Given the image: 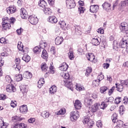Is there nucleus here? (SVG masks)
Returning <instances> with one entry per match:
<instances>
[{
	"label": "nucleus",
	"mask_w": 128,
	"mask_h": 128,
	"mask_svg": "<svg viewBox=\"0 0 128 128\" xmlns=\"http://www.w3.org/2000/svg\"><path fill=\"white\" fill-rule=\"evenodd\" d=\"M2 26L4 30L10 28V24H14V22H16V19L13 18L8 19V18L4 17V18H2Z\"/></svg>",
	"instance_id": "nucleus-1"
},
{
	"label": "nucleus",
	"mask_w": 128,
	"mask_h": 128,
	"mask_svg": "<svg viewBox=\"0 0 128 128\" xmlns=\"http://www.w3.org/2000/svg\"><path fill=\"white\" fill-rule=\"evenodd\" d=\"M98 106H100V104L96 103L91 108H87V111H86V114H92V112H96L98 110Z\"/></svg>",
	"instance_id": "nucleus-2"
},
{
	"label": "nucleus",
	"mask_w": 128,
	"mask_h": 128,
	"mask_svg": "<svg viewBox=\"0 0 128 128\" xmlns=\"http://www.w3.org/2000/svg\"><path fill=\"white\" fill-rule=\"evenodd\" d=\"M70 119L72 122H76L80 118V112L75 110L71 112Z\"/></svg>",
	"instance_id": "nucleus-3"
},
{
	"label": "nucleus",
	"mask_w": 128,
	"mask_h": 128,
	"mask_svg": "<svg viewBox=\"0 0 128 128\" xmlns=\"http://www.w3.org/2000/svg\"><path fill=\"white\" fill-rule=\"evenodd\" d=\"M28 20L32 24H36L38 22V17L34 15H32L28 18Z\"/></svg>",
	"instance_id": "nucleus-4"
},
{
	"label": "nucleus",
	"mask_w": 128,
	"mask_h": 128,
	"mask_svg": "<svg viewBox=\"0 0 128 128\" xmlns=\"http://www.w3.org/2000/svg\"><path fill=\"white\" fill-rule=\"evenodd\" d=\"M66 4L68 8H74L76 7V2L74 0H66Z\"/></svg>",
	"instance_id": "nucleus-5"
},
{
	"label": "nucleus",
	"mask_w": 128,
	"mask_h": 128,
	"mask_svg": "<svg viewBox=\"0 0 128 128\" xmlns=\"http://www.w3.org/2000/svg\"><path fill=\"white\" fill-rule=\"evenodd\" d=\"M16 64L13 66V68H15L16 70H20V58H16L14 60Z\"/></svg>",
	"instance_id": "nucleus-6"
},
{
	"label": "nucleus",
	"mask_w": 128,
	"mask_h": 128,
	"mask_svg": "<svg viewBox=\"0 0 128 128\" xmlns=\"http://www.w3.org/2000/svg\"><path fill=\"white\" fill-rule=\"evenodd\" d=\"M120 28L122 32H126L128 30V23L126 22H122L120 26Z\"/></svg>",
	"instance_id": "nucleus-7"
},
{
	"label": "nucleus",
	"mask_w": 128,
	"mask_h": 128,
	"mask_svg": "<svg viewBox=\"0 0 128 128\" xmlns=\"http://www.w3.org/2000/svg\"><path fill=\"white\" fill-rule=\"evenodd\" d=\"M78 2L80 6L78 8V11L80 12V14H84V10H86V8H84L82 6L84 4V2L82 0H80Z\"/></svg>",
	"instance_id": "nucleus-8"
},
{
	"label": "nucleus",
	"mask_w": 128,
	"mask_h": 128,
	"mask_svg": "<svg viewBox=\"0 0 128 128\" xmlns=\"http://www.w3.org/2000/svg\"><path fill=\"white\" fill-rule=\"evenodd\" d=\"M20 16L22 18H24V20H26L28 16V12H26V10H25L24 8H21L20 10Z\"/></svg>",
	"instance_id": "nucleus-9"
},
{
	"label": "nucleus",
	"mask_w": 128,
	"mask_h": 128,
	"mask_svg": "<svg viewBox=\"0 0 128 128\" xmlns=\"http://www.w3.org/2000/svg\"><path fill=\"white\" fill-rule=\"evenodd\" d=\"M6 90L8 92H14L16 90L14 86L8 84L6 86Z\"/></svg>",
	"instance_id": "nucleus-10"
},
{
	"label": "nucleus",
	"mask_w": 128,
	"mask_h": 128,
	"mask_svg": "<svg viewBox=\"0 0 128 128\" xmlns=\"http://www.w3.org/2000/svg\"><path fill=\"white\" fill-rule=\"evenodd\" d=\"M98 5H92L90 6V12L94 14L95 12H98Z\"/></svg>",
	"instance_id": "nucleus-11"
},
{
	"label": "nucleus",
	"mask_w": 128,
	"mask_h": 128,
	"mask_svg": "<svg viewBox=\"0 0 128 128\" xmlns=\"http://www.w3.org/2000/svg\"><path fill=\"white\" fill-rule=\"evenodd\" d=\"M102 6L104 10H105L106 12H108L109 10H110V6H112V5L108 2H105L102 4Z\"/></svg>",
	"instance_id": "nucleus-12"
},
{
	"label": "nucleus",
	"mask_w": 128,
	"mask_h": 128,
	"mask_svg": "<svg viewBox=\"0 0 128 128\" xmlns=\"http://www.w3.org/2000/svg\"><path fill=\"white\" fill-rule=\"evenodd\" d=\"M68 66L66 64V62H63L59 67V68L62 72H66V70H68Z\"/></svg>",
	"instance_id": "nucleus-13"
},
{
	"label": "nucleus",
	"mask_w": 128,
	"mask_h": 128,
	"mask_svg": "<svg viewBox=\"0 0 128 128\" xmlns=\"http://www.w3.org/2000/svg\"><path fill=\"white\" fill-rule=\"evenodd\" d=\"M63 42L64 38H62V37L58 36L55 39V44L57 46H60V44H62Z\"/></svg>",
	"instance_id": "nucleus-14"
},
{
	"label": "nucleus",
	"mask_w": 128,
	"mask_h": 128,
	"mask_svg": "<svg viewBox=\"0 0 128 128\" xmlns=\"http://www.w3.org/2000/svg\"><path fill=\"white\" fill-rule=\"evenodd\" d=\"M48 22H51V24H56L58 22V19L56 16H50L48 18Z\"/></svg>",
	"instance_id": "nucleus-15"
},
{
	"label": "nucleus",
	"mask_w": 128,
	"mask_h": 128,
	"mask_svg": "<svg viewBox=\"0 0 128 128\" xmlns=\"http://www.w3.org/2000/svg\"><path fill=\"white\" fill-rule=\"evenodd\" d=\"M74 106L76 110H80L82 108V102L78 100H76L74 103Z\"/></svg>",
	"instance_id": "nucleus-16"
},
{
	"label": "nucleus",
	"mask_w": 128,
	"mask_h": 128,
	"mask_svg": "<svg viewBox=\"0 0 128 128\" xmlns=\"http://www.w3.org/2000/svg\"><path fill=\"white\" fill-rule=\"evenodd\" d=\"M119 48H120V45L118 42L114 40L113 42V48L115 50H118Z\"/></svg>",
	"instance_id": "nucleus-17"
},
{
	"label": "nucleus",
	"mask_w": 128,
	"mask_h": 128,
	"mask_svg": "<svg viewBox=\"0 0 128 128\" xmlns=\"http://www.w3.org/2000/svg\"><path fill=\"white\" fill-rule=\"evenodd\" d=\"M20 110L22 114H26L28 112V106L26 105H23L20 106Z\"/></svg>",
	"instance_id": "nucleus-18"
},
{
	"label": "nucleus",
	"mask_w": 128,
	"mask_h": 128,
	"mask_svg": "<svg viewBox=\"0 0 128 128\" xmlns=\"http://www.w3.org/2000/svg\"><path fill=\"white\" fill-rule=\"evenodd\" d=\"M6 10L8 14H14V12H16V9L14 6H11L7 8Z\"/></svg>",
	"instance_id": "nucleus-19"
},
{
	"label": "nucleus",
	"mask_w": 128,
	"mask_h": 128,
	"mask_svg": "<svg viewBox=\"0 0 128 128\" xmlns=\"http://www.w3.org/2000/svg\"><path fill=\"white\" fill-rule=\"evenodd\" d=\"M58 90V88L56 86H53L49 89V92L50 94H54L56 92V91Z\"/></svg>",
	"instance_id": "nucleus-20"
},
{
	"label": "nucleus",
	"mask_w": 128,
	"mask_h": 128,
	"mask_svg": "<svg viewBox=\"0 0 128 128\" xmlns=\"http://www.w3.org/2000/svg\"><path fill=\"white\" fill-rule=\"evenodd\" d=\"M86 58L90 62H94V56L92 54H88L86 55Z\"/></svg>",
	"instance_id": "nucleus-21"
},
{
	"label": "nucleus",
	"mask_w": 128,
	"mask_h": 128,
	"mask_svg": "<svg viewBox=\"0 0 128 128\" xmlns=\"http://www.w3.org/2000/svg\"><path fill=\"white\" fill-rule=\"evenodd\" d=\"M23 76L24 78H27V80H29L30 78H32V74L28 72H24L23 74Z\"/></svg>",
	"instance_id": "nucleus-22"
},
{
	"label": "nucleus",
	"mask_w": 128,
	"mask_h": 128,
	"mask_svg": "<svg viewBox=\"0 0 128 128\" xmlns=\"http://www.w3.org/2000/svg\"><path fill=\"white\" fill-rule=\"evenodd\" d=\"M116 126L115 128H122L124 122L120 120H116L115 122Z\"/></svg>",
	"instance_id": "nucleus-23"
},
{
	"label": "nucleus",
	"mask_w": 128,
	"mask_h": 128,
	"mask_svg": "<svg viewBox=\"0 0 128 128\" xmlns=\"http://www.w3.org/2000/svg\"><path fill=\"white\" fill-rule=\"evenodd\" d=\"M60 76L64 80H70V74L68 72H62L60 73Z\"/></svg>",
	"instance_id": "nucleus-24"
},
{
	"label": "nucleus",
	"mask_w": 128,
	"mask_h": 128,
	"mask_svg": "<svg viewBox=\"0 0 128 128\" xmlns=\"http://www.w3.org/2000/svg\"><path fill=\"white\" fill-rule=\"evenodd\" d=\"M116 86L118 92H122V90L124 89V84H122V82H120V84H116Z\"/></svg>",
	"instance_id": "nucleus-25"
},
{
	"label": "nucleus",
	"mask_w": 128,
	"mask_h": 128,
	"mask_svg": "<svg viewBox=\"0 0 128 128\" xmlns=\"http://www.w3.org/2000/svg\"><path fill=\"white\" fill-rule=\"evenodd\" d=\"M0 126L1 128H8V124L4 123V120H2V118H0Z\"/></svg>",
	"instance_id": "nucleus-26"
},
{
	"label": "nucleus",
	"mask_w": 128,
	"mask_h": 128,
	"mask_svg": "<svg viewBox=\"0 0 128 128\" xmlns=\"http://www.w3.org/2000/svg\"><path fill=\"white\" fill-rule=\"evenodd\" d=\"M92 44H93V46H98L100 42L98 40V39L93 38L92 40Z\"/></svg>",
	"instance_id": "nucleus-27"
},
{
	"label": "nucleus",
	"mask_w": 128,
	"mask_h": 128,
	"mask_svg": "<svg viewBox=\"0 0 128 128\" xmlns=\"http://www.w3.org/2000/svg\"><path fill=\"white\" fill-rule=\"evenodd\" d=\"M22 60L26 62H28L30 60V56L27 54H24L22 58Z\"/></svg>",
	"instance_id": "nucleus-28"
},
{
	"label": "nucleus",
	"mask_w": 128,
	"mask_h": 128,
	"mask_svg": "<svg viewBox=\"0 0 128 128\" xmlns=\"http://www.w3.org/2000/svg\"><path fill=\"white\" fill-rule=\"evenodd\" d=\"M43 11L44 12L45 14H52V10L48 8H44Z\"/></svg>",
	"instance_id": "nucleus-29"
},
{
	"label": "nucleus",
	"mask_w": 128,
	"mask_h": 128,
	"mask_svg": "<svg viewBox=\"0 0 128 128\" xmlns=\"http://www.w3.org/2000/svg\"><path fill=\"white\" fill-rule=\"evenodd\" d=\"M24 120V118L20 117L18 116H14L12 118L13 122H20Z\"/></svg>",
	"instance_id": "nucleus-30"
},
{
	"label": "nucleus",
	"mask_w": 128,
	"mask_h": 128,
	"mask_svg": "<svg viewBox=\"0 0 128 128\" xmlns=\"http://www.w3.org/2000/svg\"><path fill=\"white\" fill-rule=\"evenodd\" d=\"M108 88L106 86H102L100 88V94H106V92L108 90Z\"/></svg>",
	"instance_id": "nucleus-31"
},
{
	"label": "nucleus",
	"mask_w": 128,
	"mask_h": 128,
	"mask_svg": "<svg viewBox=\"0 0 128 128\" xmlns=\"http://www.w3.org/2000/svg\"><path fill=\"white\" fill-rule=\"evenodd\" d=\"M48 68V65H46V63H42L41 64V70L42 72H46Z\"/></svg>",
	"instance_id": "nucleus-32"
},
{
	"label": "nucleus",
	"mask_w": 128,
	"mask_h": 128,
	"mask_svg": "<svg viewBox=\"0 0 128 128\" xmlns=\"http://www.w3.org/2000/svg\"><path fill=\"white\" fill-rule=\"evenodd\" d=\"M65 86L66 88H70V90H72V83L68 81L66 84Z\"/></svg>",
	"instance_id": "nucleus-33"
},
{
	"label": "nucleus",
	"mask_w": 128,
	"mask_h": 128,
	"mask_svg": "<svg viewBox=\"0 0 128 128\" xmlns=\"http://www.w3.org/2000/svg\"><path fill=\"white\" fill-rule=\"evenodd\" d=\"M42 58H44V60H46V58H48V52H46V50H42Z\"/></svg>",
	"instance_id": "nucleus-34"
},
{
	"label": "nucleus",
	"mask_w": 128,
	"mask_h": 128,
	"mask_svg": "<svg viewBox=\"0 0 128 128\" xmlns=\"http://www.w3.org/2000/svg\"><path fill=\"white\" fill-rule=\"evenodd\" d=\"M90 121V116H86L83 118L82 122L84 124H88Z\"/></svg>",
	"instance_id": "nucleus-35"
},
{
	"label": "nucleus",
	"mask_w": 128,
	"mask_h": 128,
	"mask_svg": "<svg viewBox=\"0 0 128 128\" xmlns=\"http://www.w3.org/2000/svg\"><path fill=\"white\" fill-rule=\"evenodd\" d=\"M92 72V67H88L86 69V72L85 73L86 76H88L90 74V72Z\"/></svg>",
	"instance_id": "nucleus-36"
},
{
	"label": "nucleus",
	"mask_w": 128,
	"mask_h": 128,
	"mask_svg": "<svg viewBox=\"0 0 128 128\" xmlns=\"http://www.w3.org/2000/svg\"><path fill=\"white\" fill-rule=\"evenodd\" d=\"M20 88L22 92H28V87L26 85H24L22 86L21 88Z\"/></svg>",
	"instance_id": "nucleus-37"
},
{
	"label": "nucleus",
	"mask_w": 128,
	"mask_h": 128,
	"mask_svg": "<svg viewBox=\"0 0 128 128\" xmlns=\"http://www.w3.org/2000/svg\"><path fill=\"white\" fill-rule=\"evenodd\" d=\"M120 47L122 48H126V46H128L127 45L128 44L124 40L123 38L120 42Z\"/></svg>",
	"instance_id": "nucleus-38"
},
{
	"label": "nucleus",
	"mask_w": 128,
	"mask_h": 128,
	"mask_svg": "<svg viewBox=\"0 0 128 128\" xmlns=\"http://www.w3.org/2000/svg\"><path fill=\"white\" fill-rule=\"evenodd\" d=\"M18 48L21 52L22 51L24 52V45L22 44V42H18Z\"/></svg>",
	"instance_id": "nucleus-39"
},
{
	"label": "nucleus",
	"mask_w": 128,
	"mask_h": 128,
	"mask_svg": "<svg viewBox=\"0 0 128 128\" xmlns=\"http://www.w3.org/2000/svg\"><path fill=\"white\" fill-rule=\"evenodd\" d=\"M38 4L41 8H45L46 6V2L44 0H40L38 2Z\"/></svg>",
	"instance_id": "nucleus-40"
},
{
	"label": "nucleus",
	"mask_w": 128,
	"mask_h": 128,
	"mask_svg": "<svg viewBox=\"0 0 128 128\" xmlns=\"http://www.w3.org/2000/svg\"><path fill=\"white\" fill-rule=\"evenodd\" d=\"M128 6V0H126L120 2V6L122 8H124L125 6Z\"/></svg>",
	"instance_id": "nucleus-41"
},
{
	"label": "nucleus",
	"mask_w": 128,
	"mask_h": 128,
	"mask_svg": "<svg viewBox=\"0 0 128 128\" xmlns=\"http://www.w3.org/2000/svg\"><path fill=\"white\" fill-rule=\"evenodd\" d=\"M59 24L60 28H63V30L66 28V22L64 20L60 21L59 22Z\"/></svg>",
	"instance_id": "nucleus-42"
},
{
	"label": "nucleus",
	"mask_w": 128,
	"mask_h": 128,
	"mask_svg": "<svg viewBox=\"0 0 128 128\" xmlns=\"http://www.w3.org/2000/svg\"><path fill=\"white\" fill-rule=\"evenodd\" d=\"M42 116L44 118H48L50 116V113L48 112H46V111H44L42 113Z\"/></svg>",
	"instance_id": "nucleus-43"
},
{
	"label": "nucleus",
	"mask_w": 128,
	"mask_h": 128,
	"mask_svg": "<svg viewBox=\"0 0 128 128\" xmlns=\"http://www.w3.org/2000/svg\"><path fill=\"white\" fill-rule=\"evenodd\" d=\"M117 118L118 114H116V113H114L112 116V121L114 122V124H116V120H118Z\"/></svg>",
	"instance_id": "nucleus-44"
},
{
	"label": "nucleus",
	"mask_w": 128,
	"mask_h": 128,
	"mask_svg": "<svg viewBox=\"0 0 128 128\" xmlns=\"http://www.w3.org/2000/svg\"><path fill=\"white\" fill-rule=\"evenodd\" d=\"M42 48L38 46H36L34 48V54H38L39 52H42Z\"/></svg>",
	"instance_id": "nucleus-45"
},
{
	"label": "nucleus",
	"mask_w": 128,
	"mask_h": 128,
	"mask_svg": "<svg viewBox=\"0 0 128 128\" xmlns=\"http://www.w3.org/2000/svg\"><path fill=\"white\" fill-rule=\"evenodd\" d=\"M100 84V81L98 80H94L92 82V86L94 88H96V86H98Z\"/></svg>",
	"instance_id": "nucleus-46"
},
{
	"label": "nucleus",
	"mask_w": 128,
	"mask_h": 128,
	"mask_svg": "<svg viewBox=\"0 0 128 128\" xmlns=\"http://www.w3.org/2000/svg\"><path fill=\"white\" fill-rule=\"evenodd\" d=\"M76 88L77 90H84V88L83 86H82L78 84H76Z\"/></svg>",
	"instance_id": "nucleus-47"
},
{
	"label": "nucleus",
	"mask_w": 128,
	"mask_h": 128,
	"mask_svg": "<svg viewBox=\"0 0 128 128\" xmlns=\"http://www.w3.org/2000/svg\"><path fill=\"white\" fill-rule=\"evenodd\" d=\"M66 114V110L64 109H61L59 111L56 112V114L58 116L60 114Z\"/></svg>",
	"instance_id": "nucleus-48"
},
{
	"label": "nucleus",
	"mask_w": 128,
	"mask_h": 128,
	"mask_svg": "<svg viewBox=\"0 0 128 128\" xmlns=\"http://www.w3.org/2000/svg\"><path fill=\"white\" fill-rule=\"evenodd\" d=\"M75 32L76 34L80 35L82 34V30H80V27L79 26H76L75 28Z\"/></svg>",
	"instance_id": "nucleus-49"
},
{
	"label": "nucleus",
	"mask_w": 128,
	"mask_h": 128,
	"mask_svg": "<svg viewBox=\"0 0 128 128\" xmlns=\"http://www.w3.org/2000/svg\"><path fill=\"white\" fill-rule=\"evenodd\" d=\"M68 58L70 60H72L74 58V52L72 51H70L68 53Z\"/></svg>",
	"instance_id": "nucleus-50"
},
{
	"label": "nucleus",
	"mask_w": 128,
	"mask_h": 128,
	"mask_svg": "<svg viewBox=\"0 0 128 128\" xmlns=\"http://www.w3.org/2000/svg\"><path fill=\"white\" fill-rule=\"evenodd\" d=\"M46 46H48V44H46V42H42L40 44V48L41 50H44V48L46 47Z\"/></svg>",
	"instance_id": "nucleus-51"
},
{
	"label": "nucleus",
	"mask_w": 128,
	"mask_h": 128,
	"mask_svg": "<svg viewBox=\"0 0 128 128\" xmlns=\"http://www.w3.org/2000/svg\"><path fill=\"white\" fill-rule=\"evenodd\" d=\"M15 79L16 82H20L22 80V76L21 74H18L16 76Z\"/></svg>",
	"instance_id": "nucleus-52"
},
{
	"label": "nucleus",
	"mask_w": 128,
	"mask_h": 128,
	"mask_svg": "<svg viewBox=\"0 0 128 128\" xmlns=\"http://www.w3.org/2000/svg\"><path fill=\"white\" fill-rule=\"evenodd\" d=\"M100 108H102V110H104L106 106H108V104L106 103V102H102L100 105Z\"/></svg>",
	"instance_id": "nucleus-53"
},
{
	"label": "nucleus",
	"mask_w": 128,
	"mask_h": 128,
	"mask_svg": "<svg viewBox=\"0 0 128 128\" xmlns=\"http://www.w3.org/2000/svg\"><path fill=\"white\" fill-rule=\"evenodd\" d=\"M4 60H1L0 61V76H2V67L4 66Z\"/></svg>",
	"instance_id": "nucleus-54"
},
{
	"label": "nucleus",
	"mask_w": 128,
	"mask_h": 128,
	"mask_svg": "<svg viewBox=\"0 0 128 128\" xmlns=\"http://www.w3.org/2000/svg\"><path fill=\"white\" fill-rule=\"evenodd\" d=\"M44 84V79H40V80L38 81V88H40V86H42V84Z\"/></svg>",
	"instance_id": "nucleus-55"
},
{
	"label": "nucleus",
	"mask_w": 128,
	"mask_h": 128,
	"mask_svg": "<svg viewBox=\"0 0 128 128\" xmlns=\"http://www.w3.org/2000/svg\"><path fill=\"white\" fill-rule=\"evenodd\" d=\"M121 84H124V86H126L127 88H128V80H122Z\"/></svg>",
	"instance_id": "nucleus-56"
},
{
	"label": "nucleus",
	"mask_w": 128,
	"mask_h": 128,
	"mask_svg": "<svg viewBox=\"0 0 128 128\" xmlns=\"http://www.w3.org/2000/svg\"><path fill=\"white\" fill-rule=\"evenodd\" d=\"M84 102L86 104H88V106H92V99H86L84 100Z\"/></svg>",
	"instance_id": "nucleus-57"
},
{
	"label": "nucleus",
	"mask_w": 128,
	"mask_h": 128,
	"mask_svg": "<svg viewBox=\"0 0 128 128\" xmlns=\"http://www.w3.org/2000/svg\"><path fill=\"white\" fill-rule=\"evenodd\" d=\"M118 6V0H116L114 3H113V6H112V10H114V8L116 6Z\"/></svg>",
	"instance_id": "nucleus-58"
},
{
	"label": "nucleus",
	"mask_w": 128,
	"mask_h": 128,
	"mask_svg": "<svg viewBox=\"0 0 128 128\" xmlns=\"http://www.w3.org/2000/svg\"><path fill=\"white\" fill-rule=\"evenodd\" d=\"M120 102H122V98L120 97L116 98L114 100L115 104H120Z\"/></svg>",
	"instance_id": "nucleus-59"
},
{
	"label": "nucleus",
	"mask_w": 128,
	"mask_h": 128,
	"mask_svg": "<svg viewBox=\"0 0 128 128\" xmlns=\"http://www.w3.org/2000/svg\"><path fill=\"white\" fill-rule=\"evenodd\" d=\"M96 126L98 128H100L102 126V120H99L96 122Z\"/></svg>",
	"instance_id": "nucleus-60"
},
{
	"label": "nucleus",
	"mask_w": 128,
	"mask_h": 128,
	"mask_svg": "<svg viewBox=\"0 0 128 128\" xmlns=\"http://www.w3.org/2000/svg\"><path fill=\"white\" fill-rule=\"evenodd\" d=\"M10 106L12 108H16V101H12L10 102Z\"/></svg>",
	"instance_id": "nucleus-61"
},
{
	"label": "nucleus",
	"mask_w": 128,
	"mask_h": 128,
	"mask_svg": "<svg viewBox=\"0 0 128 128\" xmlns=\"http://www.w3.org/2000/svg\"><path fill=\"white\" fill-rule=\"evenodd\" d=\"M104 76L102 74H100L98 76V82H100V80H104Z\"/></svg>",
	"instance_id": "nucleus-62"
},
{
	"label": "nucleus",
	"mask_w": 128,
	"mask_h": 128,
	"mask_svg": "<svg viewBox=\"0 0 128 128\" xmlns=\"http://www.w3.org/2000/svg\"><path fill=\"white\" fill-rule=\"evenodd\" d=\"M6 80L7 82H12V78L9 76H6Z\"/></svg>",
	"instance_id": "nucleus-63"
},
{
	"label": "nucleus",
	"mask_w": 128,
	"mask_h": 128,
	"mask_svg": "<svg viewBox=\"0 0 128 128\" xmlns=\"http://www.w3.org/2000/svg\"><path fill=\"white\" fill-rule=\"evenodd\" d=\"M18 128H26V125L24 123H20L18 124Z\"/></svg>",
	"instance_id": "nucleus-64"
}]
</instances>
